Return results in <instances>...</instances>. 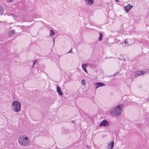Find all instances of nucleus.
Returning <instances> with one entry per match:
<instances>
[{
    "mask_svg": "<svg viewBox=\"0 0 149 149\" xmlns=\"http://www.w3.org/2000/svg\"><path fill=\"white\" fill-rule=\"evenodd\" d=\"M55 34V33L53 30L51 29L50 30V36H54Z\"/></svg>",
    "mask_w": 149,
    "mask_h": 149,
    "instance_id": "4468645a",
    "label": "nucleus"
},
{
    "mask_svg": "<svg viewBox=\"0 0 149 149\" xmlns=\"http://www.w3.org/2000/svg\"><path fill=\"white\" fill-rule=\"evenodd\" d=\"M81 83L84 85H85V81L84 79H82L81 81Z\"/></svg>",
    "mask_w": 149,
    "mask_h": 149,
    "instance_id": "f3484780",
    "label": "nucleus"
},
{
    "mask_svg": "<svg viewBox=\"0 0 149 149\" xmlns=\"http://www.w3.org/2000/svg\"><path fill=\"white\" fill-rule=\"evenodd\" d=\"M87 65V67L88 66L90 68H93V65L91 64L90 63H86Z\"/></svg>",
    "mask_w": 149,
    "mask_h": 149,
    "instance_id": "dca6fc26",
    "label": "nucleus"
},
{
    "mask_svg": "<svg viewBox=\"0 0 149 149\" xmlns=\"http://www.w3.org/2000/svg\"><path fill=\"white\" fill-rule=\"evenodd\" d=\"M97 78V77H95V79H96Z\"/></svg>",
    "mask_w": 149,
    "mask_h": 149,
    "instance_id": "bb28decb",
    "label": "nucleus"
},
{
    "mask_svg": "<svg viewBox=\"0 0 149 149\" xmlns=\"http://www.w3.org/2000/svg\"><path fill=\"white\" fill-rule=\"evenodd\" d=\"M87 67L86 64H83L82 65V67L83 70L86 73L88 72L86 68Z\"/></svg>",
    "mask_w": 149,
    "mask_h": 149,
    "instance_id": "9b49d317",
    "label": "nucleus"
},
{
    "mask_svg": "<svg viewBox=\"0 0 149 149\" xmlns=\"http://www.w3.org/2000/svg\"><path fill=\"white\" fill-rule=\"evenodd\" d=\"M3 8L2 6H0V14L1 15H2L3 13Z\"/></svg>",
    "mask_w": 149,
    "mask_h": 149,
    "instance_id": "2eb2a0df",
    "label": "nucleus"
},
{
    "mask_svg": "<svg viewBox=\"0 0 149 149\" xmlns=\"http://www.w3.org/2000/svg\"><path fill=\"white\" fill-rule=\"evenodd\" d=\"M53 42H54V41H55V39H53Z\"/></svg>",
    "mask_w": 149,
    "mask_h": 149,
    "instance_id": "b1692460",
    "label": "nucleus"
},
{
    "mask_svg": "<svg viewBox=\"0 0 149 149\" xmlns=\"http://www.w3.org/2000/svg\"><path fill=\"white\" fill-rule=\"evenodd\" d=\"M40 17H41V16L39 15L36 16V17H34L35 18H40Z\"/></svg>",
    "mask_w": 149,
    "mask_h": 149,
    "instance_id": "6ab92c4d",
    "label": "nucleus"
},
{
    "mask_svg": "<svg viewBox=\"0 0 149 149\" xmlns=\"http://www.w3.org/2000/svg\"><path fill=\"white\" fill-rule=\"evenodd\" d=\"M18 142L19 144L23 146H27L30 143V141L28 140V138L24 136H21L18 139Z\"/></svg>",
    "mask_w": 149,
    "mask_h": 149,
    "instance_id": "f03ea898",
    "label": "nucleus"
},
{
    "mask_svg": "<svg viewBox=\"0 0 149 149\" xmlns=\"http://www.w3.org/2000/svg\"><path fill=\"white\" fill-rule=\"evenodd\" d=\"M57 91L59 95H63V93L61 91L60 88L58 86H57Z\"/></svg>",
    "mask_w": 149,
    "mask_h": 149,
    "instance_id": "9d476101",
    "label": "nucleus"
},
{
    "mask_svg": "<svg viewBox=\"0 0 149 149\" xmlns=\"http://www.w3.org/2000/svg\"><path fill=\"white\" fill-rule=\"evenodd\" d=\"M115 1L117 2H119V0H115Z\"/></svg>",
    "mask_w": 149,
    "mask_h": 149,
    "instance_id": "393cba45",
    "label": "nucleus"
},
{
    "mask_svg": "<svg viewBox=\"0 0 149 149\" xmlns=\"http://www.w3.org/2000/svg\"><path fill=\"white\" fill-rule=\"evenodd\" d=\"M144 73H145V72H144L143 71H141L137 70L135 72L134 75L135 76L137 77L143 74Z\"/></svg>",
    "mask_w": 149,
    "mask_h": 149,
    "instance_id": "0eeeda50",
    "label": "nucleus"
},
{
    "mask_svg": "<svg viewBox=\"0 0 149 149\" xmlns=\"http://www.w3.org/2000/svg\"><path fill=\"white\" fill-rule=\"evenodd\" d=\"M36 61H35L33 62V65L32 66L33 67L34 64H35V63H36Z\"/></svg>",
    "mask_w": 149,
    "mask_h": 149,
    "instance_id": "412c9836",
    "label": "nucleus"
},
{
    "mask_svg": "<svg viewBox=\"0 0 149 149\" xmlns=\"http://www.w3.org/2000/svg\"><path fill=\"white\" fill-rule=\"evenodd\" d=\"M99 33L100 34L99 37H103L102 33L101 32H99Z\"/></svg>",
    "mask_w": 149,
    "mask_h": 149,
    "instance_id": "a211bd4d",
    "label": "nucleus"
},
{
    "mask_svg": "<svg viewBox=\"0 0 149 149\" xmlns=\"http://www.w3.org/2000/svg\"><path fill=\"white\" fill-rule=\"evenodd\" d=\"M100 126H107L109 125V123L107 120H104L100 123Z\"/></svg>",
    "mask_w": 149,
    "mask_h": 149,
    "instance_id": "20e7f679",
    "label": "nucleus"
},
{
    "mask_svg": "<svg viewBox=\"0 0 149 149\" xmlns=\"http://www.w3.org/2000/svg\"><path fill=\"white\" fill-rule=\"evenodd\" d=\"M120 44H122V45H123V44H127L128 45H130L131 44L129 43V42H128L126 40H124L123 42H120Z\"/></svg>",
    "mask_w": 149,
    "mask_h": 149,
    "instance_id": "ddd939ff",
    "label": "nucleus"
},
{
    "mask_svg": "<svg viewBox=\"0 0 149 149\" xmlns=\"http://www.w3.org/2000/svg\"><path fill=\"white\" fill-rule=\"evenodd\" d=\"M124 7L125 12L128 13L129 12V10L133 7V6L130 4H129L127 6H125Z\"/></svg>",
    "mask_w": 149,
    "mask_h": 149,
    "instance_id": "39448f33",
    "label": "nucleus"
},
{
    "mask_svg": "<svg viewBox=\"0 0 149 149\" xmlns=\"http://www.w3.org/2000/svg\"><path fill=\"white\" fill-rule=\"evenodd\" d=\"M86 4L91 6L94 3V0H85Z\"/></svg>",
    "mask_w": 149,
    "mask_h": 149,
    "instance_id": "6e6552de",
    "label": "nucleus"
},
{
    "mask_svg": "<svg viewBox=\"0 0 149 149\" xmlns=\"http://www.w3.org/2000/svg\"><path fill=\"white\" fill-rule=\"evenodd\" d=\"M114 145V142L112 141L111 142L109 143L108 145V149H112Z\"/></svg>",
    "mask_w": 149,
    "mask_h": 149,
    "instance_id": "1a4fd4ad",
    "label": "nucleus"
},
{
    "mask_svg": "<svg viewBox=\"0 0 149 149\" xmlns=\"http://www.w3.org/2000/svg\"><path fill=\"white\" fill-rule=\"evenodd\" d=\"M8 16H9V15H13V14H10V15H8Z\"/></svg>",
    "mask_w": 149,
    "mask_h": 149,
    "instance_id": "a878e982",
    "label": "nucleus"
},
{
    "mask_svg": "<svg viewBox=\"0 0 149 149\" xmlns=\"http://www.w3.org/2000/svg\"><path fill=\"white\" fill-rule=\"evenodd\" d=\"M124 105L120 104L111 109L110 113L111 115L113 116H118L120 115L122 112V109Z\"/></svg>",
    "mask_w": 149,
    "mask_h": 149,
    "instance_id": "f257e3e1",
    "label": "nucleus"
},
{
    "mask_svg": "<svg viewBox=\"0 0 149 149\" xmlns=\"http://www.w3.org/2000/svg\"><path fill=\"white\" fill-rule=\"evenodd\" d=\"M12 106L13 108L14 111L17 112L20 110L21 104L19 101L17 100L13 101Z\"/></svg>",
    "mask_w": 149,
    "mask_h": 149,
    "instance_id": "7ed1b4c3",
    "label": "nucleus"
},
{
    "mask_svg": "<svg viewBox=\"0 0 149 149\" xmlns=\"http://www.w3.org/2000/svg\"><path fill=\"white\" fill-rule=\"evenodd\" d=\"M102 38H99L98 40L99 41H101L102 40Z\"/></svg>",
    "mask_w": 149,
    "mask_h": 149,
    "instance_id": "4be33fe9",
    "label": "nucleus"
},
{
    "mask_svg": "<svg viewBox=\"0 0 149 149\" xmlns=\"http://www.w3.org/2000/svg\"><path fill=\"white\" fill-rule=\"evenodd\" d=\"M72 49H71L68 52V53L71 52Z\"/></svg>",
    "mask_w": 149,
    "mask_h": 149,
    "instance_id": "5701e85b",
    "label": "nucleus"
},
{
    "mask_svg": "<svg viewBox=\"0 0 149 149\" xmlns=\"http://www.w3.org/2000/svg\"><path fill=\"white\" fill-rule=\"evenodd\" d=\"M8 2H12L14 0H6Z\"/></svg>",
    "mask_w": 149,
    "mask_h": 149,
    "instance_id": "aec40b11",
    "label": "nucleus"
},
{
    "mask_svg": "<svg viewBox=\"0 0 149 149\" xmlns=\"http://www.w3.org/2000/svg\"><path fill=\"white\" fill-rule=\"evenodd\" d=\"M95 85L96 86L95 89H97L99 87L104 86L105 85L101 82L95 83Z\"/></svg>",
    "mask_w": 149,
    "mask_h": 149,
    "instance_id": "423d86ee",
    "label": "nucleus"
},
{
    "mask_svg": "<svg viewBox=\"0 0 149 149\" xmlns=\"http://www.w3.org/2000/svg\"><path fill=\"white\" fill-rule=\"evenodd\" d=\"M15 30H13L9 32L8 34L9 36H12L15 34Z\"/></svg>",
    "mask_w": 149,
    "mask_h": 149,
    "instance_id": "f8f14e48",
    "label": "nucleus"
}]
</instances>
